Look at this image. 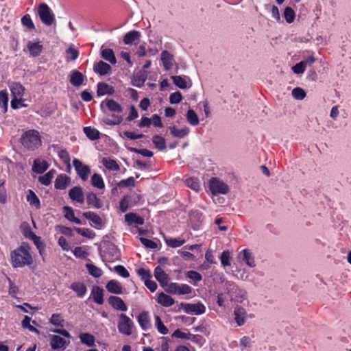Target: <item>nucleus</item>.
I'll use <instances>...</instances> for the list:
<instances>
[{"label":"nucleus","mask_w":351,"mask_h":351,"mask_svg":"<svg viewBox=\"0 0 351 351\" xmlns=\"http://www.w3.org/2000/svg\"><path fill=\"white\" fill-rule=\"evenodd\" d=\"M29 251L30 246L25 242H23L19 247L12 251L10 258L12 267L17 268L32 265L33 258Z\"/></svg>","instance_id":"nucleus-1"},{"label":"nucleus","mask_w":351,"mask_h":351,"mask_svg":"<svg viewBox=\"0 0 351 351\" xmlns=\"http://www.w3.org/2000/svg\"><path fill=\"white\" fill-rule=\"evenodd\" d=\"M22 145L29 150H34L38 148L42 143L39 132L35 130H29L25 132L21 138Z\"/></svg>","instance_id":"nucleus-2"},{"label":"nucleus","mask_w":351,"mask_h":351,"mask_svg":"<svg viewBox=\"0 0 351 351\" xmlns=\"http://www.w3.org/2000/svg\"><path fill=\"white\" fill-rule=\"evenodd\" d=\"M37 13L40 21L45 25L51 26L55 22V15L47 4L45 3L39 4Z\"/></svg>","instance_id":"nucleus-3"},{"label":"nucleus","mask_w":351,"mask_h":351,"mask_svg":"<svg viewBox=\"0 0 351 351\" xmlns=\"http://www.w3.org/2000/svg\"><path fill=\"white\" fill-rule=\"evenodd\" d=\"M193 289L186 284H180L177 282H171L167 285L166 291L173 295H187L191 294Z\"/></svg>","instance_id":"nucleus-4"},{"label":"nucleus","mask_w":351,"mask_h":351,"mask_svg":"<svg viewBox=\"0 0 351 351\" xmlns=\"http://www.w3.org/2000/svg\"><path fill=\"white\" fill-rule=\"evenodd\" d=\"M133 326L134 322L128 316L123 313L119 315L117 328L120 333L127 336L131 335Z\"/></svg>","instance_id":"nucleus-5"},{"label":"nucleus","mask_w":351,"mask_h":351,"mask_svg":"<svg viewBox=\"0 0 351 351\" xmlns=\"http://www.w3.org/2000/svg\"><path fill=\"white\" fill-rule=\"evenodd\" d=\"M209 189L213 195L227 194L230 190L228 185L217 178H212L210 180Z\"/></svg>","instance_id":"nucleus-6"},{"label":"nucleus","mask_w":351,"mask_h":351,"mask_svg":"<svg viewBox=\"0 0 351 351\" xmlns=\"http://www.w3.org/2000/svg\"><path fill=\"white\" fill-rule=\"evenodd\" d=\"M77 176L83 180L86 181L90 173V169L88 165H84L82 161L75 158L73 161Z\"/></svg>","instance_id":"nucleus-7"},{"label":"nucleus","mask_w":351,"mask_h":351,"mask_svg":"<svg viewBox=\"0 0 351 351\" xmlns=\"http://www.w3.org/2000/svg\"><path fill=\"white\" fill-rule=\"evenodd\" d=\"M181 306L185 313L194 315H202L206 311L205 306L200 302L196 304L181 303Z\"/></svg>","instance_id":"nucleus-8"},{"label":"nucleus","mask_w":351,"mask_h":351,"mask_svg":"<svg viewBox=\"0 0 351 351\" xmlns=\"http://www.w3.org/2000/svg\"><path fill=\"white\" fill-rule=\"evenodd\" d=\"M70 341L65 340L59 335H53L50 336V346L53 350H64Z\"/></svg>","instance_id":"nucleus-9"},{"label":"nucleus","mask_w":351,"mask_h":351,"mask_svg":"<svg viewBox=\"0 0 351 351\" xmlns=\"http://www.w3.org/2000/svg\"><path fill=\"white\" fill-rule=\"evenodd\" d=\"M86 201L90 208L99 209L103 206V202L94 192H88L86 193Z\"/></svg>","instance_id":"nucleus-10"},{"label":"nucleus","mask_w":351,"mask_h":351,"mask_svg":"<svg viewBox=\"0 0 351 351\" xmlns=\"http://www.w3.org/2000/svg\"><path fill=\"white\" fill-rule=\"evenodd\" d=\"M108 301L109 304L117 311H126L128 310L127 305L120 297L110 295Z\"/></svg>","instance_id":"nucleus-11"},{"label":"nucleus","mask_w":351,"mask_h":351,"mask_svg":"<svg viewBox=\"0 0 351 351\" xmlns=\"http://www.w3.org/2000/svg\"><path fill=\"white\" fill-rule=\"evenodd\" d=\"M93 71L99 75H106L111 73L112 67L108 63L100 60L93 64Z\"/></svg>","instance_id":"nucleus-12"},{"label":"nucleus","mask_w":351,"mask_h":351,"mask_svg":"<svg viewBox=\"0 0 351 351\" xmlns=\"http://www.w3.org/2000/svg\"><path fill=\"white\" fill-rule=\"evenodd\" d=\"M69 197L73 201L80 204L84 202V195L82 189L80 186H74L69 191Z\"/></svg>","instance_id":"nucleus-13"},{"label":"nucleus","mask_w":351,"mask_h":351,"mask_svg":"<svg viewBox=\"0 0 351 351\" xmlns=\"http://www.w3.org/2000/svg\"><path fill=\"white\" fill-rule=\"evenodd\" d=\"M147 71L145 70L136 72L132 80V85L138 88L142 87L147 78Z\"/></svg>","instance_id":"nucleus-14"},{"label":"nucleus","mask_w":351,"mask_h":351,"mask_svg":"<svg viewBox=\"0 0 351 351\" xmlns=\"http://www.w3.org/2000/svg\"><path fill=\"white\" fill-rule=\"evenodd\" d=\"M141 34L137 30H132L126 33L124 36L123 41L125 45L136 44L139 42Z\"/></svg>","instance_id":"nucleus-15"},{"label":"nucleus","mask_w":351,"mask_h":351,"mask_svg":"<svg viewBox=\"0 0 351 351\" xmlns=\"http://www.w3.org/2000/svg\"><path fill=\"white\" fill-rule=\"evenodd\" d=\"M104 289L99 286H93L91 289L90 296L93 298V300L97 304H103L104 300Z\"/></svg>","instance_id":"nucleus-16"},{"label":"nucleus","mask_w":351,"mask_h":351,"mask_svg":"<svg viewBox=\"0 0 351 351\" xmlns=\"http://www.w3.org/2000/svg\"><path fill=\"white\" fill-rule=\"evenodd\" d=\"M70 182V177L66 174H60L57 176L55 180L54 186L58 190H63L65 189L68 185H69Z\"/></svg>","instance_id":"nucleus-17"},{"label":"nucleus","mask_w":351,"mask_h":351,"mask_svg":"<svg viewBox=\"0 0 351 351\" xmlns=\"http://www.w3.org/2000/svg\"><path fill=\"white\" fill-rule=\"evenodd\" d=\"M82 215L86 219L92 221L95 225V228H101L104 226V222L101 217L94 212H84Z\"/></svg>","instance_id":"nucleus-18"},{"label":"nucleus","mask_w":351,"mask_h":351,"mask_svg":"<svg viewBox=\"0 0 351 351\" xmlns=\"http://www.w3.org/2000/svg\"><path fill=\"white\" fill-rule=\"evenodd\" d=\"M27 49L29 51L30 56L38 57L41 54L43 46L40 44V41L36 43L29 41L27 43Z\"/></svg>","instance_id":"nucleus-19"},{"label":"nucleus","mask_w":351,"mask_h":351,"mask_svg":"<svg viewBox=\"0 0 351 351\" xmlns=\"http://www.w3.org/2000/svg\"><path fill=\"white\" fill-rule=\"evenodd\" d=\"M138 322L143 330H147L151 328L150 319L149 313L147 311H143L141 313L138 317Z\"/></svg>","instance_id":"nucleus-20"},{"label":"nucleus","mask_w":351,"mask_h":351,"mask_svg":"<svg viewBox=\"0 0 351 351\" xmlns=\"http://www.w3.org/2000/svg\"><path fill=\"white\" fill-rule=\"evenodd\" d=\"M125 220L128 225L131 226L133 224L143 225L144 224V218L134 213H129L125 215Z\"/></svg>","instance_id":"nucleus-21"},{"label":"nucleus","mask_w":351,"mask_h":351,"mask_svg":"<svg viewBox=\"0 0 351 351\" xmlns=\"http://www.w3.org/2000/svg\"><path fill=\"white\" fill-rule=\"evenodd\" d=\"M106 289L111 293L121 294L123 293V287L119 282L115 280H110L106 286Z\"/></svg>","instance_id":"nucleus-22"},{"label":"nucleus","mask_w":351,"mask_h":351,"mask_svg":"<svg viewBox=\"0 0 351 351\" xmlns=\"http://www.w3.org/2000/svg\"><path fill=\"white\" fill-rule=\"evenodd\" d=\"M154 276L162 286L167 285L169 276L160 266L155 268Z\"/></svg>","instance_id":"nucleus-23"},{"label":"nucleus","mask_w":351,"mask_h":351,"mask_svg":"<svg viewBox=\"0 0 351 351\" xmlns=\"http://www.w3.org/2000/svg\"><path fill=\"white\" fill-rule=\"evenodd\" d=\"M70 289L76 293L78 298H83L87 291L86 286L81 282H73L70 286Z\"/></svg>","instance_id":"nucleus-24"},{"label":"nucleus","mask_w":351,"mask_h":351,"mask_svg":"<svg viewBox=\"0 0 351 351\" xmlns=\"http://www.w3.org/2000/svg\"><path fill=\"white\" fill-rule=\"evenodd\" d=\"M97 86V94L98 96L112 95L114 92V88L105 82H99Z\"/></svg>","instance_id":"nucleus-25"},{"label":"nucleus","mask_w":351,"mask_h":351,"mask_svg":"<svg viewBox=\"0 0 351 351\" xmlns=\"http://www.w3.org/2000/svg\"><path fill=\"white\" fill-rule=\"evenodd\" d=\"M84 81V76L83 75V74L81 72H80L77 70H73L71 72V77H70V83L73 86L78 87V86H81L82 84H83Z\"/></svg>","instance_id":"nucleus-26"},{"label":"nucleus","mask_w":351,"mask_h":351,"mask_svg":"<svg viewBox=\"0 0 351 351\" xmlns=\"http://www.w3.org/2000/svg\"><path fill=\"white\" fill-rule=\"evenodd\" d=\"M157 302L158 304H161L165 307L171 306L175 303V300L172 297L165 294L163 292H161L158 294Z\"/></svg>","instance_id":"nucleus-27"},{"label":"nucleus","mask_w":351,"mask_h":351,"mask_svg":"<svg viewBox=\"0 0 351 351\" xmlns=\"http://www.w3.org/2000/svg\"><path fill=\"white\" fill-rule=\"evenodd\" d=\"M101 57L112 64L117 63V59L112 49L109 48H101Z\"/></svg>","instance_id":"nucleus-28"},{"label":"nucleus","mask_w":351,"mask_h":351,"mask_svg":"<svg viewBox=\"0 0 351 351\" xmlns=\"http://www.w3.org/2000/svg\"><path fill=\"white\" fill-rule=\"evenodd\" d=\"M234 319L238 326H242L245 322V310L241 306H237L234 311Z\"/></svg>","instance_id":"nucleus-29"},{"label":"nucleus","mask_w":351,"mask_h":351,"mask_svg":"<svg viewBox=\"0 0 351 351\" xmlns=\"http://www.w3.org/2000/svg\"><path fill=\"white\" fill-rule=\"evenodd\" d=\"M161 60L165 70L169 71L171 69L173 56L169 51L165 50L161 53Z\"/></svg>","instance_id":"nucleus-30"},{"label":"nucleus","mask_w":351,"mask_h":351,"mask_svg":"<svg viewBox=\"0 0 351 351\" xmlns=\"http://www.w3.org/2000/svg\"><path fill=\"white\" fill-rule=\"evenodd\" d=\"M241 254H243V261L250 267H254L256 266L254 258L252 256V252L248 249H244L239 254V257L240 258Z\"/></svg>","instance_id":"nucleus-31"},{"label":"nucleus","mask_w":351,"mask_h":351,"mask_svg":"<svg viewBox=\"0 0 351 351\" xmlns=\"http://www.w3.org/2000/svg\"><path fill=\"white\" fill-rule=\"evenodd\" d=\"M63 211L65 218L68 220L78 225H81L82 223L80 219L75 217L74 210L71 207L68 206H64Z\"/></svg>","instance_id":"nucleus-32"},{"label":"nucleus","mask_w":351,"mask_h":351,"mask_svg":"<svg viewBox=\"0 0 351 351\" xmlns=\"http://www.w3.org/2000/svg\"><path fill=\"white\" fill-rule=\"evenodd\" d=\"M169 130L171 134L177 138H184L187 136L189 133V128L188 127H184L181 129L177 128L176 126L169 127Z\"/></svg>","instance_id":"nucleus-33"},{"label":"nucleus","mask_w":351,"mask_h":351,"mask_svg":"<svg viewBox=\"0 0 351 351\" xmlns=\"http://www.w3.org/2000/svg\"><path fill=\"white\" fill-rule=\"evenodd\" d=\"M49 167L48 163L45 160L40 161L35 160L32 167V170L39 174L44 173Z\"/></svg>","instance_id":"nucleus-34"},{"label":"nucleus","mask_w":351,"mask_h":351,"mask_svg":"<svg viewBox=\"0 0 351 351\" xmlns=\"http://www.w3.org/2000/svg\"><path fill=\"white\" fill-rule=\"evenodd\" d=\"M90 182L93 187H95L98 189H104L105 188L104 179L100 174L94 173L91 176Z\"/></svg>","instance_id":"nucleus-35"},{"label":"nucleus","mask_w":351,"mask_h":351,"mask_svg":"<svg viewBox=\"0 0 351 351\" xmlns=\"http://www.w3.org/2000/svg\"><path fill=\"white\" fill-rule=\"evenodd\" d=\"M106 106L112 112L121 113L123 111L121 106L112 99H106Z\"/></svg>","instance_id":"nucleus-36"},{"label":"nucleus","mask_w":351,"mask_h":351,"mask_svg":"<svg viewBox=\"0 0 351 351\" xmlns=\"http://www.w3.org/2000/svg\"><path fill=\"white\" fill-rule=\"evenodd\" d=\"M83 130L86 136L91 141L97 140L100 137L99 132L95 128L86 126L84 128Z\"/></svg>","instance_id":"nucleus-37"},{"label":"nucleus","mask_w":351,"mask_h":351,"mask_svg":"<svg viewBox=\"0 0 351 351\" xmlns=\"http://www.w3.org/2000/svg\"><path fill=\"white\" fill-rule=\"evenodd\" d=\"M80 341L82 343L88 346H93L95 345V337L88 332L81 333L79 336Z\"/></svg>","instance_id":"nucleus-38"},{"label":"nucleus","mask_w":351,"mask_h":351,"mask_svg":"<svg viewBox=\"0 0 351 351\" xmlns=\"http://www.w3.org/2000/svg\"><path fill=\"white\" fill-rule=\"evenodd\" d=\"M27 201L30 205L34 206L36 208H40V199L36 193L32 190H29L28 191V194L27 195Z\"/></svg>","instance_id":"nucleus-39"},{"label":"nucleus","mask_w":351,"mask_h":351,"mask_svg":"<svg viewBox=\"0 0 351 351\" xmlns=\"http://www.w3.org/2000/svg\"><path fill=\"white\" fill-rule=\"evenodd\" d=\"M56 170L51 169L44 176H40L38 181L45 186H48L51 183V180L54 176Z\"/></svg>","instance_id":"nucleus-40"},{"label":"nucleus","mask_w":351,"mask_h":351,"mask_svg":"<svg viewBox=\"0 0 351 351\" xmlns=\"http://www.w3.org/2000/svg\"><path fill=\"white\" fill-rule=\"evenodd\" d=\"M102 164L106 169L109 170L119 171L120 169L119 165H118L117 161L113 159L104 158L102 159Z\"/></svg>","instance_id":"nucleus-41"},{"label":"nucleus","mask_w":351,"mask_h":351,"mask_svg":"<svg viewBox=\"0 0 351 351\" xmlns=\"http://www.w3.org/2000/svg\"><path fill=\"white\" fill-rule=\"evenodd\" d=\"M11 92L14 98L21 97L24 95L25 88L20 83H14L11 86Z\"/></svg>","instance_id":"nucleus-42"},{"label":"nucleus","mask_w":351,"mask_h":351,"mask_svg":"<svg viewBox=\"0 0 351 351\" xmlns=\"http://www.w3.org/2000/svg\"><path fill=\"white\" fill-rule=\"evenodd\" d=\"M86 267L88 271L89 274L95 278H99L103 274L102 270L93 264L87 263L86 265Z\"/></svg>","instance_id":"nucleus-43"},{"label":"nucleus","mask_w":351,"mask_h":351,"mask_svg":"<svg viewBox=\"0 0 351 351\" xmlns=\"http://www.w3.org/2000/svg\"><path fill=\"white\" fill-rule=\"evenodd\" d=\"M152 143L160 150H164L166 148L165 139L160 135L155 134L152 138Z\"/></svg>","instance_id":"nucleus-44"},{"label":"nucleus","mask_w":351,"mask_h":351,"mask_svg":"<svg viewBox=\"0 0 351 351\" xmlns=\"http://www.w3.org/2000/svg\"><path fill=\"white\" fill-rule=\"evenodd\" d=\"M49 323L55 326L63 327L64 319L60 313H53L49 319Z\"/></svg>","instance_id":"nucleus-45"},{"label":"nucleus","mask_w":351,"mask_h":351,"mask_svg":"<svg viewBox=\"0 0 351 351\" xmlns=\"http://www.w3.org/2000/svg\"><path fill=\"white\" fill-rule=\"evenodd\" d=\"M186 117V119H187L188 122L191 125L195 126L199 124V121L198 117H197L196 112L193 110L189 109L187 111Z\"/></svg>","instance_id":"nucleus-46"},{"label":"nucleus","mask_w":351,"mask_h":351,"mask_svg":"<svg viewBox=\"0 0 351 351\" xmlns=\"http://www.w3.org/2000/svg\"><path fill=\"white\" fill-rule=\"evenodd\" d=\"M283 16L288 23H291L295 18V12L291 7H286L284 10Z\"/></svg>","instance_id":"nucleus-47"},{"label":"nucleus","mask_w":351,"mask_h":351,"mask_svg":"<svg viewBox=\"0 0 351 351\" xmlns=\"http://www.w3.org/2000/svg\"><path fill=\"white\" fill-rule=\"evenodd\" d=\"M155 324L158 331L162 335H167L168 328L165 326L159 315H155Z\"/></svg>","instance_id":"nucleus-48"},{"label":"nucleus","mask_w":351,"mask_h":351,"mask_svg":"<svg viewBox=\"0 0 351 351\" xmlns=\"http://www.w3.org/2000/svg\"><path fill=\"white\" fill-rule=\"evenodd\" d=\"M186 185L194 190L198 191L200 189V184L199 180L195 178H189L185 181Z\"/></svg>","instance_id":"nucleus-49"},{"label":"nucleus","mask_w":351,"mask_h":351,"mask_svg":"<svg viewBox=\"0 0 351 351\" xmlns=\"http://www.w3.org/2000/svg\"><path fill=\"white\" fill-rule=\"evenodd\" d=\"M74 230H75L79 234L88 239H93L95 236V233L88 228L75 227Z\"/></svg>","instance_id":"nucleus-50"},{"label":"nucleus","mask_w":351,"mask_h":351,"mask_svg":"<svg viewBox=\"0 0 351 351\" xmlns=\"http://www.w3.org/2000/svg\"><path fill=\"white\" fill-rule=\"evenodd\" d=\"M78 56L79 51L77 49L70 47L66 50V61L75 60L78 58Z\"/></svg>","instance_id":"nucleus-51"},{"label":"nucleus","mask_w":351,"mask_h":351,"mask_svg":"<svg viewBox=\"0 0 351 351\" xmlns=\"http://www.w3.org/2000/svg\"><path fill=\"white\" fill-rule=\"evenodd\" d=\"M136 181L133 177H129L127 179L121 180L117 183L119 188H127L135 186Z\"/></svg>","instance_id":"nucleus-52"},{"label":"nucleus","mask_w":351,"mask_h":351,"mask_svg":"<svg viewBox=\"0 0 351 351\" xmlns=\"http://www.w3.org/2000/svg\"><path fill=\"white\" fill-rule=\"evenodd\" d=\"M165 243L169 247L176 248L182 245L185 243V240L177 238L169 239H165Z\"/></svg>","instance_id":"nucleus-53"},{"label":"nucleus","mask_w":351,"mask_h":351,"mask_svg":"<svg viewBox=\"0 0 351 351\" xmlns=\"http://www.w3.org/2000/svg\"><path fill=\"white\" fill-rule=\"evenodd\" d=\"M21 23L23 26L26 27L29 30L35 29V25L29 14H25L22 17Z\"/></svg>","instance_id":"nucleus-54"},{"label":"nucleus","mask_w":351,"mask_h":351,"mask_svg":"<svg viewBox=\"0 0 351 351\" xmlns=\"http://www.w3.org/2000/svg\"><path fill=\"white\" fill-rule=\"evenodd\" d=\"M220 261H221V265L224 267H228V266H230V252L228 250H224L220 257Z\"/></svg>","instance_id":"nucleus-55"},{"label":"nucleus","mask_w":351,"mask_h":351,"mask_svg":"<svg viewBox=\"0 0 351 351\" xmlns=\"http://www.w3.org/2000/svg\"><path fill=\"white\" fill-rule=\"evenodd\" d=\"M186 277L195 281L199 282L202 280V276L199 272L194 270H189L185 273Z\"/></svg>","instance_id":"nucleus-56"},{"label":"nucleus","mask_w":351,"mask_h":351,"mask_svg":"<svg viewBox=\"0 0 351 351\" xmlns=\"http://www.w3.org/2000/svg\"><path fill=\"white\" fill-rule=\"evenodd\" d=\"M130 198L129 196L125 195L119 202V209L121 212L125 213L129 208Z\"/></svg>","instance_id":"nucleus-57"},{"label":"nucleus","mask_w":351,"mask_h":351,"mask_svg":"<svg viewBox=\"0 0 351 351\" xmlns=\"http://www.w3.org/2000/svg\"><path fill=\"white\" fill-rule=\"evenodd\" d=\"M293 97L298 100H302L306 97V92L300 87H296L292 90Z\"/></svg>","instance_id":"nucleus-58"},{"label":"nucleus","mask_w":351,"mask_h":351,"mask_svg":"<svg viewBox=\"0 0 351 351\" xmlns=\"http://www.w3.org/2000/svg\"><path fill=\"white\" fill-rule=\"evenodd\" d=\"M171 78L175 85L180 88L184 89L186 88L187 86L186 80L181 76H172Z\"/></svg>","instance_id":"nucleus-59"},{"label":"nucleus","mask_w":351,"mask_h":351,"mask_svg":"<svg viewBox=\"0 0 351 351\" xmlns=\"http://www.w3.org/2000/svg\"><path fill=\"white\" fill-rule=\"evenodd\" d=\"M58 155L60 160L66 165H70V155L66 149H61L58 152Z\"/></svg>","instance_id":"nucleus-60"},{"label":"nucleus","mask_w":351,"mask_h":351,"mask_svg":"<svg viewBox=\"0 0 351 351\" xmlns=\"http://www.w3.org/2000/svg\"><path fill=\"white\" fill-rule=\"evenodd\" d=\"M114 271L123 278H128L130 276L129 271L123 265H116L114 267Z\"/></svg>","instance_id":"nucleus-61"},{"label":"nucleus","mask_w":351,"mask_h":351,"mask_svg":"<svg viewBox=\"0 0 351 351\" xmlns=\"http://www.w3.org/2000/svg\"><path fill=\"white\" fill-rule=\"evenodd\" d=\"M73 253L75 257L80 258H86L88 256V252L84 250L83 247H75Z\"/></svg>","instance_id":"nucleus-62"},{"label":"nucleus","mask_w":351,"mask_h":351,"mask_svg":"<svg viewBox=\"0 0 351 351\" xmlns=\"http://www.w3.org/2000/svg\"><path fill=\"white\" fill-rule=\"evenodd\" d=\"M140 241L141 243L147 248L156 249L158 247L157 243L152 240L144 237H141Z\"/></svg>","instance_id":"nucleus-63"},{"label":"nucleus","mask_w":351,"mask_h":351,"mask_svg":"<svg viewBox=\"0 0 351 351\" xmlns=\"http://www.w3.org/2000/svg\"><path fill=\"white\" fill-rule=\"evenodd\" d=\"M137 274L141 276V279L144 282L149 278H152V274L149 269L140 268L137 270Z\"/></svg>","instance_id":"nucleus-64"}]
</instances>
